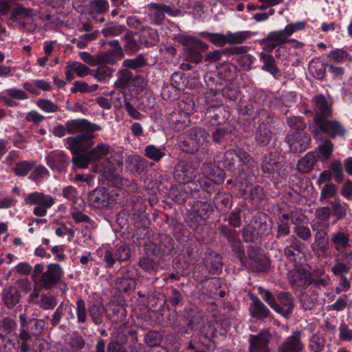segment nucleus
I'll list each match as a JSON object with an SVG mask.
<instances>
[{"label":"nucleus","instance_id":"obj_1","mask_svg":"<svg viewBox=\"0 0 352 352\" xmlns=\"http://www.w3.org/2000/svg\"><path fill=\"white\" fill-rule=\"evenodd\" d=\"M67 132L69 134L82 133L75 137L67 138L65 140L71 152L79 150H88L94 144L96 135L94 132L101 130L100 126L91 123L85 119H76L66 122Z\"/></svg>","mask_w":352,"mask_h":352},{"label":"nucleus","instance_id":"obj_2","mask_svg":"<svg viewBox=\"0 0 352 352\" xmlns=\"http://www.w3.org/2000/svg\"><path fill=\"white\" fill-rule=\"evenodd\" d=\"M20 330L19 344L21 352H31L36 351V344L38 341V336L43 332L45 322L36 318L27 319L25 314L19 316Z\"/></svg>","mask_w":352,"mask_h":352},{"label":"nucleus","instance_id":"obj_3","mask_svg":"<svg viewBox=\"0 0 352 352\" xmlns=\"http://www.w3.org/2000/svg\"><path fill=\"white\" fill-rule=\"evenodd\" d=\"M324 112L317 113L314 118V123L309 126L314 137L316 139H321L322 134H326L331 138L343 137L346 132L344 126L337 120H329Z\"/></svg>","mask_w":352,"mask_h":352},{"label":"nucleus","instance_id":"obj_4","mask_svg":"<svg viewBox=\"0 0 352 352\" xmlns=\"http://www.w3.org/2000/svg\"><path fill=\"white\" fill-rule=\"evenodd\" d=\"M214 212V206L208 201H195L187 213L186 223L194 231L199 232L201 229V223L207 220Z\"/></svg>","mask_w":352,"mask_h":352},{"label":"nucleus","instance_id":"obj_5","mask_svg":"<svg viewBox=\"0 0 352 352\" xmlns=\"http://www.w3.org/2000/svg\"><path fill=\"white\" fill-rule=\"evenodd\" d=\"M201 37L207 38L210 43L217 47H223L226 45L241 44L252 36L250 31H239L235 32H227L226 34L201 32Z\"/></svg>","mask_w":352,"mask_h":352},{"label":"nucleus","instance_id":"obj_6","mask_svg":"<svg viewBox=\"0 0 352 352\" xmlns=\"http://www.w3.org/2000/svg\"><path fill=\"white\" fill-rule=\"evenodd\" d=\"M252 160L251 155L242 149H230L225 152L221 162L228 170L241 175L244 172V166Z\"/></svg>","mask_w":352,"mask_h":352},{"label":"nucleus","instance_id":"obj_7","mask_svg":"<svg viewBox=\"0 0 352 352\" xmlns=\"http://www.w3.org/2000/svg\"><path fill=\"white\" fill-rule=\"evenodd\" d=\"M100 257L107 269L113 268L116 261L120 263L129 260L131 252L129 246L124 243H118L113 247H107L100 252Z\"/></svg>","mask_w":352,"mask_h":352},{"label":"nucleus","instance_id":"obj_8","mask_svg":"<svg viewBox=\"0 0 352 352\" xmlns=\"http://www.w3.org/2000/svg\"><path fill=\"white\" fill-rule=\"evenodd\" d=\"M56 199L50 195L35 191L28 194L24 199L25 205L34 206L33 214L38 217H45L47 210L54 204Z\"/></svg>","mask_w":352,"mask_h":352},{"label":"nucleus","instance_id":"obj_9","mask_svg":"<svg viewBox=\"0 0 352 352\" xmlns=\"http://www.w3.org/2000/svg\"><path fill=\"white\" fill-rule=\"evenodd\" d=\"M63 269L59 264L50 263L47 265L45 272L38 278V283L42 289L50 290L63 283Z\"/></svg>","mask_w":352,"mask_h":352},{"label":"nucleus","instance_id":"obj_10","mask_svg":"<svg viewBox=\"0 0 352 352\" xmlns=\"http://www.w3.org/2000/svg\"><path fill=\"white\" fill-rule=\"evenodd\" d=\"M329 227V223H311V228L314 232V242L311 248L319 254H326L330 249L328 236Z\"/></svg>","mask_w":352,"mask_h":352},{"label":"nucleus","instance_id":"obj_11","mask_svg":"<svg viewBox=\"0 0 352 352\" xmlns=\"http://www.w3.org/2000/svg\"><path fill=\"white\" fill-rule=\"evenodd\" d=\"M174 249V242L170 236L161 234L152 242L146 245L145 250L147 254L154 256L168 255Z\"/></svg>","mask_w":352,"mask_h":352},{"label":"nucleus","instance_id":"obj_12","mask_svg":"<svg viewBox=\"0 0 352 352\" xmlns=\"http://www.w3.org/2000/svg\"><path fill=\"white\" fill-rule=\"evenodd\" d=\"M290 151L294 153H300L309 148L311 136L305 131L290 132L285 136Z\"/></svg>","mask_w":352,"mask_h":352},{"label":"nucleus","instance_id":"obj_13","mask_svg":"<svg viewBox=\"0 0 352 352\" xmlns=\"http://www.w3.org/2000/svg\"><path fill=\"white\" fill-rule=\"evenodd\" d=\"M197 175V169L191 162L179 161L173 171L175 180L179 184H188L193 182Z\"/></svg>","mask_w":352,"mask_h":352},{"label":"nucleus","instance_id":"obj_14","mask_svg":"<svg viewBox=\"0 0 352 352\" xmlns=\"http://www.w3.org/2000/svg\"><path fill=\"white\" fill-rule=\"evenodd\" d=\"M272 335L264 329L257 334H250L248 338V352H270L269 346Z\"/></svg>","mask_w":352,"mask_h":352},{"label":"nucleus","instance_id":"obj_15","mask_svg":"<svg viewBox=\"0 0 352 352\" xmlns=\"http://www.w3.org/2000/svg\"><path fill=\"white\" fill-rule=\"evenodd\" d=\"M88 201L91 207L102 210L109 208L113 203L114 199L106 188H99L89 192Z\"/></svg>","mask_w":352,"mask_h":352},{"label":"nucleus","instance_id":"obj_16","mask_svg":"<svg viewBox=\"0 0 352 352\" xmlns=\"http://www.w3.org/2000/svg\"><path fill=\"white\" fill-rule=\"evenodd\" d=\"M276 305L274 311L279 314L285 318H288L292 314L295 303L294 298L288 292H278L276 294Z\"/></svg>","mask_w":352,"mask_h":352},{"label":"nucleus","instance_id":"obj_17","mask_svg":"<svg viewBox=\"0 0 352 352\" xmlns=\"http://www.w3.org/2000/svg\"><path fill=\"white\" fill-rule=\"evenodd\" d=\"M300 331H293L278 347L277 352H302L305 344L301 340Z\"/></svg>","mask_w":352,"mask_h":352},{"label":"nucleus","instance_id":"obj_18","mask_svg":"<svg viewBox=\"0 0 352 352\" xmlns=\"http://www.w3.org/2000/svg\"><path fill=\"white\" fill-rule=\"evenodd\" d=\"M47 164L53 170L60 173L65 171L69 164V157L63 151L50 152L46 157Z\"/></svg>","mask_w":352,"mask_h":352},{"label":"nucleus","instance_id":"obj_19","mask_svg":"<svg viewBox=\"0 0 352 352\" xmlns=\"http://www.w3.org/2000/svg\"><path fill=\"white\" fill-rule=\"evenodd\" d=\"M252 302L249 307L250 316L257 320H263L271 316V311L254 294L250 295Z\"/></svg>","mask_w":352,"mask_h":352},{"label":"nucleus","instance_id":"obj_20","mask_svg":"<svg viewBox=\"0 0 352 352\" xmlns=\"http://www.w3.org/2000/svg\"><path fill=\"white\" fill-rule=\"evenodd\" d=\"M1 296L3 305L8 309H14L21 299L19 290L14 286L4 288L1 293Z\"/></svg>","mask_w":352,"mask_h":352},{"label":"nucleus","instance_id":"obj_21","mask_svg":"<svg viewBox=\"0 0 352 352\" xmlns=\"http://www.w3.org/2000/svg\"><path fill=\"white\" fill-rule=\"evenodd\" d=\"M106 316L116 323L124 320L126 316V310L123 303L118 300H113L107 305Z\"/></svg>","mask_w":352,"mask_h":352},{"label":"nucleus","instance_id":"obj_22","mask_svg":"<svg viewBox=\"0 0 352 352\" xmlns=\"http://www.w3.org/2000/svg\"><path fill=\"white\" fill-rule=\"evenodd\" d=\"M204 263L210 274H219L222 271L221 258L215 252L205 253Z\"/></svg>","mask_w":352,"mask_h":352},{"label":"nucleus","instance_id":"obj_23","mask_svg":"<svg viewBox=\"0 0 352 352\" xmlns=\"http://www.w3.org/2000/svg\"><path fill=\"white\" fill-rule=\"evenodd\" d=\"M126 51L135 52L145 45V41H142L140 34L126 33L122 38Z\"/></svg>","mask_w":352,"mask_h":352},{"label":"nucleus","instance_id":"obj_24","mask_svg":"<svg viewBox=\"0 0 352 352\" xmlns=\"http://www.w3.org/2000/svg\"><path fill=\"white\" fill-rule=\"evenodd\" d=\"M331 214L336 217L333 223L342 220L346 217L349 205L346 203H342L340 198H335L333 201L329 202Z\"/></svg>","mask_w":352,"mask_h":352},{"label":"nucleus","instance_id":"obj_25","mask_svg":"<svg viewBox=\"0 0 352 352\" xmlns=\"http://www.w3.org/2000/svg\"><path fill=\"white\" fill-rule=\"evenodd\" d=\"M350 236L343 231H338L331 234V242L336 251L340 252L350 247Z\"/></svg>","mask_w":352,"mask_h":352},{"label":"nucleus","instance_id":"obj_26","mask_svg":"<svg viewBox=\"0 0 352 352\" xmlns=\"http://www.w3.org/2000/svg\"><path fill=\"white\" fill-rule=\"evenodd\" d=\"M118 78L114 82L116 89L121 91L131 89L133 74L127 69H122L117 73Z\"/></svg>","mask_w":352,"mask_h":352},{"label":"nucleus","instance_id":"obj_27","mask_svg":"<svg viewBox=\"0 0 352 352\" xmlns=\"http://www.w3.org/2000/svg\"><path fill=\"white\" fill-rule=\"evenodd\" d=\"M148 17L151 23L155 25H160L165 19L164 5L156 3H151L148 5Z\"/></svg>","mask_w":352,"mask_h":352},{"label":"nucleus","instance_id":"obj_28","mask_svg":"<svg viewBox=\"0 0 352 352\" xmlns=\"http://www.w3.org/2000/svg\"><path fill=\"white\" fill-rule=\"evenodd\" d=\"M280 168V163L276 155L269 153L263 156L261 163V169L263 173L269 175L274 174Z\"/></svg>","mask_w":352,"mask_h":352},{"label":"nucleus","instance_id":"obj_29","mask_svg":"<svg viewBox=\"0 0 352 352\" xmlns=\"http://www.w3.org/2000/svg\"><path fill=\"white\" fill-rule=\"evenodd\" d=\"M104 307L103 305L94 303L89 306L88 313L91 318L92 322L97 326L104 324Z\"/></svg>","mask_w":352,"mask_h":352},{"label":"nucleus","instance_id":"obj_30","mask_svg":"<svg viewBox=\"0 0 352 352\" xmlns=\"http://www.w3.org/2000/svg\"><path fill=\"white\" fill-rule=\"evenodd\" d=\"M260 60L263 63L261 69L270 73L274 77L279 74V69L276 65V60L273 56L261 53L260 54Z\"/></svg>","mask_w":352,"mask_h":352},{"label":"nucleus","instance_id":"obj_31","mask_svg":"<svg viewBox=\"0 0 352 352\" xmlns=\"http://www.w3.org/2000/svg\"><path fill=\"white\" fill-rule=\"evenodd\" d=\"M272 137V132L270 126L265 124H261L258 126L255 133V140L257 144L260 146H266L269 144Z\"/></svg>","mask_w":352,"mask_h":352},{"label":"nucleus","instance_id":"obj_32","mask_svg":"<svg viewBox=\"0 0 352 352\" xmlns=\"http://www.w3.org/2000/svg\"><path fill=\"white\" fill-rule=\"evenodd\" d=\"M110 102L111 107L115 109H120L124 106L126 110H135L132 104L126 102L125 96L122 92L111 91L110 93Z\"/></svg>","mask_w":352,"mask_h":352},{"label":"nucleus","instance_id":"obj_33","mask_svg":"<svg viewBox=\"0 0 352 352\" xmlns=\"http://www.w3.org/2000/svg\"><path fill=\"white\" fill-rule=\"evenodd\" d=\"M327 65L322 63L319 58H314L309 63V72L315 78L322 80L325 76Z\"/></svg>","mask_w":352,"mask_h":352},{"label":"nucleus","instance_id":"obj_34","mask_svg":"<svg viewBox=\"0 0 352 352\" xmlns=\"http://www.w3.org/2000/svg\"><path fill=\"white\" fill-rule=\"evenodd\" d=\"M317 162L314 154L311 152L307 153L297 164L298 170L302 173H309Z\"/></svg>","mask_w":352,"mask_h":352},{"label":"nucleus","instance_id":"obj_35","mask_svg":"<svg viewBox=\"0 0 352 352\" xmlns=\"http://www.w3.org/2000/svg\"><path fill=\"white\" fill-rule=\"evenodd\" d=\"M243 240L246 243H256L261 239L255 227L252 224H248L241 229Z\"/></svg>","mask_w":352,"mask_h":352},{"label":"nucleus","instance_id":"obj_36","mask_svg":"<svg viewBox=\"0 0 352 352\" xmlns=\"http://www.w3.org/2000/svg\"><path fill=\"white\" fill-rule=\"evenodd\" d=\"M138 264L144 272L149 274L154 275L158 272L159 263L148 256L140 258Z\"/></svg>","mask_w":352,"mask_h":352},{"label":"nucleus","instance_id":"obj_37","mask_svg":"<svg viewBox=\"0 0 352 352\" xmlns=\"http://www.w3.org/2000/svg\"><path fill=\"white\" fill-rule=\"evenodd\" d=\"M89 14H102L108 12L109 3L107 0H91L87 4Z\"/></svg>","mask_w":352,"mask_h":352},{"label":"nucleus","instance_id":"obj_38","mask_svg":"<svg viewBox=\"0 0 352 352\" xmlns=\"http://www.w3.org/2000/svg\"><path fill=\"white\" fill-rule=\"evenodd\" d=\"M36 15V14L34 10L19 5L12 10L11 19L15 21L25 19H33Z\"/></svg>","mask_w":352,"mask_h":352},{"label":"nucleus","instance_id":"obj_39","mask_svg":"<svg viewBox=\"0 0 352 352\" xmlns=\"http://www.w3.org/2000/svg\"><path fill=\"white\" fill-rule=\"evenodd\" d=\"M318 297L308 293H302L300 296L299 302L304 311H312L318 305Z\"/></svg>","mask_w":352,"mask_h":352},{"label":"nucleus","instance_id":"obj_40","mask_svg":"<svg viewBox=\"0 0 352 352\" xmlns=\"http://www.w3.org/2000/svg\"><path fill=\"white\" fill-rule=\"evenodd\" d=\"M85 150H79L76 152H71L73 155L72 162L78 168H85L88 166L89 164L93 161L89 152L86 153H80L81 151Z\"/></svg>","mask_w":352,"mask_h":352},{"label":"nucleus","instance_id":"obj_41","mask_svg":"<svg viewBox=\"0 0 352 352\" xmlns=\"http://www.w3.org/2000/svg\"><path fill=\"white\" fill-rule=\"evenodd\" d=\"M231 196L225 192H218L213 199L215 208L220 211L224 210L230 205Z\"/></svg>","mask_w":352,"mask_h":352},{"label":"nucleus","instance_id":"obj_42","mask_svg":"<svg viewBox=\"0 0 352 352\" xmlns=\"http://www.w3.org/2000/svg\"><path fill=\"white\" fill-rule=\"evenodd\" d=\"M254 226L261 238L263 236H267L272 230V223L267 221L266 218L254 217Z\"/></svg>","mask_w":352,"mask_h":352},{"label":"nucleus","instance_id":"obj_43","mask_svg":"<svg viewBox=\"0 0 352 352\" xmlns=\"http://www.w3.org/2000/svg\"><path fill=\"white\" fill-rule=\"evenodd\" d=\"M326 344L325 338L320 334H313L309 340L308 348L311 352H322Z\"/></svg>","mask_w":352,"mask_h":352},{"label":"nucleus","instance_id":"obj_44","mask_svg":"<svg viewBox=\"0 0 352 352\" xmlns=\"http://www.w3.org/2000/svg\"><path fill=\"white\" fill-rule=\"evenodd\" d=\"M314 107L316 110H331L332 108V100L323 94H318L312 98Z\"/></svg>","mask_w":352,"mask_h":352},{"label":"nucleus","instance_id":"obj_45","mask_svg":"<svg viewBox=\"0 0 352 352\" xmlns=\"http://www.w3.org/2000/svg\"><path fill=\"white\" fill-rule=\"evenodd\" d=\"M188 137L196 145L203 144L207 139L208 133L201 128H192L188 131Z\"/></svg>","mask_w":352,"mask_h":352},{"label":"nucleus","instance_id":"obj_46","mask_svg":"<svg viewBox=\"0 0 352 352\" xmlns=\"http://www.w3.org/2000/svg\"><path fill=\"white\" fill-rule=\"evenodd\" d=\"M36 163L33 161H21L16 164L13 171L19 177L26 176L35 166Z\"/></svg>","mask_w":352,"mask_h":352},{"label":"nucleus","instance_id":"obj_47","mask_svg":"<svg viewBox=\"0 0 352 352\" xmlns=\"http://www.w3.org/2000/svg\"><path fill=\"white\" fill-rule=\"evenodd\" d=\"M169 120L176 125L181 124L187 126L190 122L189 113L187 111H172L169 115Z\"/></svg>","mask_w":352,"mask_h":352},{"label":"nucleus","instance_id":"obj_48","mask_svg":"<svg viewBox=\"0 0 352 352\" xmlns=\"http://www.w3.org/2000/svg\"><path fill=\"white\" fill-rule=\"evenodd\" d=\"M338 190L336 184L333 183L325 184L320 190V201L338 198L337 197Z\"/></svg>","mask_w":352,"mask_h":352},{"label":"nucleus","instance_id":"obj_49","mask_svg":"<svg viewBox=\"0 0 352 352\" xmlns=\"http://www.w3.org/2000/svg\"><path fill=\"white\" fill-rule=\"evenodd\" d=\"M123 56V52L120 49L117 50H109L100 55V60L102 63L114 64L118 59Z\"/></svg>","mask_w":352,"mask_h":352},{"label":"nucleus","instance_id":"obj_50","mask_svg":"<svg viewBox=\"0 0 352 352\" xmlns=\"http://www.w3.org/2000/svg\"><path fill=\"white\" fill-rule=\"evenodd\" d=\"M331 216V210L328 206H322L317 208L315 211L314 217L316 221L311 223H320L322 224L329 223V221Z\"/></svg>","mask_w":352,"mask_h":352},{"label":"nucleus","instance_id":"obj_51","mask_svg":"<svg viewBox=\"0 0 352 352\" xmlns=\"http://www.w3.org/2000/svg\"><path fill=\"white\" fill-rule=\"evenodd\" d=\"M329 169L337 183L340 184L344 181V175L343 173V165L340 160L332 162L330 164Z\"/></svg>","mask_w":352,"mask_h":352},{"label":"nucleus","instance_id":"obj_52","mask_svg":"<svg viewBox=\"0 0 352 352\" xmlns=\"http://www.w3.org/2000/svg\"><path fill=\"white\" fill-rule=\"evenodd\" d=\"M76 305L77 322L85 324L87 321L88 318V310L87 309L85 302L82 298H79L76 300Z\"/></svg>","mask_w":352,"mask_h":352},{"label":"nucleus","instance_id":"obj_53","mask_svg":"<svg viewBox=\"0 0 352 352\" xmlns=\"http://www.w3.org/2000/svg\"><path fill=\"white\" fill-rule=\"evenodd\" d=\"M142 41H145L144 46H151L155 45L157 41V32L152 28L143 30L140 33Z\"/></svg>","mask_w":352,"mask_h":352},{"label":"nucleus","instance_id":"obj_54","mask_svg":"<svg viewBox=\"0 0 352 352\" xmlns=\"http://www.w3.org/2000/svg\"><path fill=\"white\" fill-rule=\"evenodd\" d=\"M89 152L93 161L95 162L109 154L110 153V146L107 144H100Z\"/></svg>","mask_w":352,"mask_h":352},{"label":"nucleus","instance_id":"obj_55","mask_svg":"<svg viewBox=\"0 0 352 352\" xmlns=\"http://www.w3.org/2000/svg\"><path fill=\"white\" fill-rule=\"evenodd\" d=\"M147 61L142 54H139L135 58L126 59L123 61L122 65L126 68L137 69L146 65Z\"/></svg>","mask_w":352,"mask_h":352},{"label":"nucleus","instance_id":"obj_56","mask_svg":"<svg viewBox=\"0 0 352 352\" xmlns=\"http://www.w3.org/2000/svg\"><path fill=\"white\" fill-rule=\"evenodd\" d=\"M98 89V85L97 84L89 85L85 82L76 81L74 83L73 87L71 89V91L72 93H91L96 91Z\"/></svg>","mask_w":352,"mask_h":352},{"label":"nucleus","instance_id":"obj_57","mask_svg":"<svg viewBox=\"0 0 352 352\" xmlns=\"http://www.w3.org/2000/svg\"><path fill=\"white\" fill-rule=\"evenodd\" d=\"M184 54L185 59L187 61H190L195 64L200 63L204 58L201 52L193 47H189L186 48L184 52Z\"/></svg>","mask_w":352,"mask_h":352},{"label":"nucleus","instance_id":"obj_58","mask_svg":"<svg viewBox=\"0 0 352 352\" xmlns=\"http://www.w3.org/2000/svg\"><path fill=\"white\" fill-rule=\"evenodd\" d=\"M309 276L305 273H296L290 280L294 287L305 288L310 285Z\"/></svg>","mask_w":352,"mask_h":352},{"label":"nucleus","instance_id":"obj_59","mask_svg":"<svg viewBox=\"0 0 352 352\" xmlns=\"http://www.w3.org/2000/svg\"><path fill=\"white\" fill-rule=\"evenodd\" d=\"M268 41L273 43L277 47L287 42V34L285 32V29L283 30L272 32L268 34Z\"/></svg>","mask_w":352,"mask_h":352},{"label":"nucleus","instance_id":"obj_60","mask_svg":"<svg viewBox=\"0 0 352 352\" xmlns=\"http://www.w3.org/2000/svg\"><path fill=\"white\" fill-rule=\"evenodd\" d=\"M145 155L155 162L160 161L164 156L165 153L162 149L157 148L154 145H148L144 149Z\"/></svg>","mask_w":352,"mask_h":352},{"label":"nucleus","instance_id":"obj_61","mask_svg":"<svg viewBox=\"0 0 352 352\" xmlns=\"http://www.w3.org/2000/svg\"><path fill=\"white\" fill-rule=\"evenodd\" d=\"M168 291V302L171 306H182L184 299L182 292L173 287H170Z\"/></svg>","mask_w":352,"mask_h":352},{"label":"nucleus","instance_id":"obj_62","mask_svg":"<svg viewBox=\"0 0 352 352\" xmlns=\"http://www.w3.org/2000/svg\"><path fill=\"white\" fill-rule=\"evenodd\" d=\"M179 92L180 91L173 85L166 84L162 89L161 95L164 100L173 101L178 98Z\"/></svg>","mask_w":352,"mask_h":352},{"label":"nucleus","instance_id":"obj_63","mask_svg":"<svg viewBox=\"0 0 352 352\" xmlns=\"http://www.w3.org/2000/svg\"><path fill=\"white\" fill-rule=\"evenodd\" d=\"M349 54L343 49L337 48L330 52L328 58L338 64L343 63L349 57Z\"/></svg>","mask_w":352,"mask_h":352},{"label":"nucleus","instance_id":"obj_64","mask_svg":"<svg viewBox=\"0 0 352 352\" xmlns=\"http://www.w3.org/2000/svg\"><path fill=\"white\" fill-rule=\"evenodd\" d=\"M162 341V335L155 331H148L144 337L145 343L152 347L158 346L160 345Z\"/></svg>","mask_w":352,"mask_h":352}]
</instances>
